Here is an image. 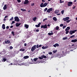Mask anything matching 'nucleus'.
<instances>
[{"label": "nucleus", "mask_w": 77, "mask_h": 77, "mask_svg": "<svg viewBox=\"0 0 77 77\" xmlns=\"http://www.w3.org/2000/svg\"><path fill=\"white\" fill-rule=\"evenodd\" d=\"M44 3L43 2H42V3L40 5V6L41 8H44L47 6V5H48V3L45 2L43 5Z\"/></svg>", "instance_id": "nucleus-1"}, {"label": "nucleus", "mask_w": 77, "mask_h": 77, "mask_svg": "<svg viewBox=\"0 0 77 77\" xmlns=\"http://www.w3.org/2000/svg\"><path fill=\"white\" fill-rule=\"evenodd\" d=\"M36 49V45H34L31 48V50L33 52Z\"/></svg>", "instance_id": "nucleus-2"}, {"label": "nucleus", "mask_w": 77, "mask_h": 77, "mask_svg": "<svg viewBox=\"0 0 77 77\" xmlns=\"http://www.w3.org/2000/svg\"><path fill=\"white\" fill-rule=\"evenodd\" d=\"M14 21H16L17 22H19V21H20V20L19 18H18V17H14Z\"/></svg>", "instance_id": "nucleus-3"}, {"label": "nucleus", "mask_w": 77, "mask_h": 77, "mask_svg": "<svg viewBox=\"0 0 77 77\" xmlns=\"http://www.w3.org/2000/svg\"><path fill=\"white\" fill-rule=\"evenodd\" d=\"M41 28H43V29H47V24H46L44 25H42L41 26Z\"/></svg>", "instance_id": "nucleus-4"}, {"label": "nucleus", "mask_w": 77, "mask_h": 77, "mask_svg": "<svg viewBox=\"0 0 77 77\" xmlns=\"http://www.w3.org/2000/svg\"><path fill=\"white\" fill-rule=\"evenodd\" d=\"M63 20L64 21H67V20H69V17H67L65 18H63Z\"/></svg>", "instance_id": "nucleus-5"}, {"label": "nucleus", "mask_w": 77, "mask_h": 77, "mask_svg": "<svg viewBox=\"0 0 77 77\" xmlns=\"http://www.w3.org/2000/svg\"><path fill=\"white\" fill-rule=\"evenodd\" d=\"M72 2L70 1L68 2L67 5L68 6H71L72 5Z\"/></svg>", "instance_id": "nucleus-6"}, {"label": "nucleus", "mask_w": 77, "mask_h": 77, "mask_svg": "<svg viewBox=\"0 0 77 77\" xmlns=\"http://www.w3.org/2000/svg\"><path fill=\"white\" fill-rule=\"evenodd\" d=\"M29 1H28V0H25L24 4V5H27V4L29 3Z\"/></svg>", "instance_id": "nucleus-7"}, {"label": "nucleus", "mask_w": 77, "mask_h": 77, "mask_svg": "<svg viewBox=\"0 0 77 77\" xmlns=\"http://www.w3.org/2000/svg\"><path fill=\"white\" fill-rule=\"evenodd\" d=\"M53 46L54 47H59V45L58 43H56L55 45H53Z\"/></svg>", "instance_id": "nucleus-8"}, {"label": "nucleus", "mask_w": 77, "mask_h": 77, "mask_svg": "<svg viewBox=\"0 0 77 77\" xmlns=\"http://www.w3.org/2000/svg\"><path fill=\"white\" fill-rule=\"evenodd\" d=\"M20 24H21V23H17L16 24V27H19V26H20Z\"/></svg>", "instance_id": "nucleus-9"}, {"label": "nucleus", "mask_w": 77, "mask_h": 77, "mask_svg": "<svg viewBox=\"0 0 77 77\" xmlns=\"http://www.w3.org/2000/svg\"><path fill=\"white\" fill-rule=\"evenodd\" d=\"M77 41V39H74L71 40L72 42H76Z\"/></svg>", "instance_id": "nucleus-10"}, {"label": "nucleus", "mask_w": 77, "mask_h": 77, "mask_svg": "<svg viewBox=\"0 0 77 77\" xmlns=\"http://www.w3.org/2000/svg\"><path fill=\"white\" fill-rule=\"evenodd\" d=\"M4 10H6L7 9V6L6 4H5L3 8Z\"/></svg>", "instance_id": "nucleus-11"}, {"label": "nucleus", "mask_w": 77, "mask_h": 77, "mask_svg": "<svg viewBox=\"0 0 77 77\" xmlns=\"http://www.w3.org/2000/svg\"><path fill=\"white\" fill-rule=\"evenodd\" d=\"M2 28L4 30L6 28V27H5V24H3L2 25Z\"/></svg>", "instance_id": "nucleus-12"}, {"label": "nucleus", "mask_w": 77, "mask_h": 77, "mask_svg": "<svg viewBox=\"0 0 77 77\" xmlns=\"http://www.w3.org/2000/svg\"><path fill=\"white\" fill-rule=\"evenodd\" d=\"M5 44H10V42H10V41L9 40H7V41H5Z\"/></svg>", "instance_id": "nucleus-13"}, {"label": "nucleus", "mask_w": 77, "mask_h": 77, "mask_svg": "<svg viewBox=\"0 0 77 77\" xmlns=\"http://www.w3.org/2000/svg\"><path fill=\"white\" fill-rule=\"evenodd\" d=\"M29 58V56H25L23 57L24 59H28V58Z\"/></svg>", "instance_id": "nucleus-14"}, {"label": "nucleus", "mask_w": 77, "mask_h": 77, "mask_svg": "<svg viewBox=\"0 0 77 77\" xmlns=\"http://www.w3.org/2000/svg\"><path fill=\"white\" fill-rule=\"evenodd\" d=\"M25 27L26 28V29H28L29 27V25L25 24Z\"/></svg>", "instance_id": "nucleus-15"}, {"label": "nucleus", "mask_w": 77, "mask_h": 77, "mask_svg": "<svg viewBox=\"0 0 77 77\" xmlns=\"http://www.w3.org/2000/svg\"><path fill=\"white\" fill-rule=\"evenodd\" d=\"M48 47V46H43L42 47V49H43L44 50L45 49H47V48Z\"/></svg>", "instance_id": "nucleus-16"}, {"label": "nucleus", "mask_w": 77, "mask_h": 77, "mask_svg": "<svg viewBox=\"0 0 77 77\" xmlns=\"http://www.w3.org/2000/svg\"><path fill=\"white\" fill-rule=\"evenodd\" d=\"M53 20L55 21H57V18H56V17H54L53 18Z\"/></svg>", "instance_id": "nucleus-17"}, {"label": "nucleus", "mask_w": 77, "mask_h": 77, "mask_svg": "<svg viewBox=\"0 0 77 77\" xmlns=\"http://www.w3.org/2000/svg\"><path fill=\"white\" fill-rule=\"evenodd\" d=\"M48 34L49 36H51V35H53V32H49L48 33Z\"/></svg>", "instance_id": "nucleus-18"}, {"label": "nucleus", "mask_w": 77, "mask_h": 77, "mask_svg": "<svg viewBox=\"0 0 77 77\" xmlns=\"http://www.w3.org/2000/svg\"><path fill=\"white\" fill-rule=\"evenodd\" d=\"M59 10H55L54 11L55 14H57L58 13H59Z\"/></svg>", "instance_id": "nucleus-19"}, {"label": "nucleus", "mask_w": 77, "mask_h": 77, "mask_svg": "<svg viewBox=\"0 0 77 77\" xmlns=\"http://www.w3.org/2000/svg\"><path fill=\"white\" fill-rule=\"evenodd\" d=\"M37 19V18H36V17H34L33 19V20L34 21H36V20Z\"/></svg>", "instance_id": "nucleus-20"}, {"label": "nucleus", "mask_w": 77, "mask_h": 77, "mask_svg": "<svg viewBox=\"0 0 77 77\" xmlns=\"http://www.w3.org/2000/svg\"><path fill=\"white\" fill-rule=\"evenodd\" d=\"M41 57H42L43 58H45V59H46V58H47V56L44 55H43Z\"/></svg>", "instance_id": "nucleus-21"}, {"label": "nucleus", "mask_w": 77, "mask_h": 77, "mask_svg": "<svg viewBox=\"0 0 77 77\" xmlns=\"http://www.w3.org/2000/svg\"><path fill=\"white\" fill-rule=\"evenodd\" d=\"M20 10H21L22 11H23V12H26V10L23 9V8H21L20 9Z\"/></svg>", "instance_id": "nucleus-22"}, {"label": "nucleus", "mask_w": 77, "mask_h": 77, "mask_svg": "<svg viewBox=\"0 0 77 77\" xmlns=\"http://www.w3.org/2000/svg\"><path fill=\"white\" fill-rule=\"evenodd\" d=\"M71 31L73 33H75V32H77V29L73 30V31H72V30H71Z\"/></svg>", "instance_id": "nucleus-23"}, {"label": "nucleus", "mask_w": 77, "mask_h": 77, "mask_svg": "<svg viewBox=\"0 0 77 77\" xmlns=\"http://www.w3.org/2000/svg\"><path fill=\"white\" fill-rule=\"evenodd\" d=\"M59 29V27L58 26H57L56 27L55 29L57 30H58Z\"/></svg>", "instance_id": "nucleus-24"}, {"label": "nucleus", "mask_w": 77, "mask_h": 77, "mask_svg": "<svg viewBox=\"0 0 77 77\" xmlns=\"http://www.w3.org/2000/svg\"><path fill=\"white\" fill-rule=\"evenodd\" d=\"M38 59V58H35L33 59V60L34 62H36L37 61V60Z\"/></svg>", "instance_id": "nucleus-25"}, {"label": "nucleus", "mask_w": 77, "mask_h": 77, "mask_svg": "<svg viewBox=\"0 0 77 77\" xmlns=\"http://www.w3.org/2000/svg\"><path fill=\"white\" fill-rule=\"evenodd\" d=\"M2 62H5V61H6V59L4 58L3 59V60H2Z\"/></svg>", "instance_id": "nucleus-26"}, {"label": "nucleus", "mask_w": 77, "mask_h": 77, "mask_svg": "<svg viewBox=\"0 0 77 77\" xmlns=\"http://www.w3.org/2000/svg\"><path fill=\"white\" fill-rule=\"evenodd\" d=\"M68 39V38L67 37H65L63 38V40H66V39Z\"/></svg>", "instance_id": "nucleus-27"}, {"label": "nucleus", "mask_w": 77, "mask_h": 77, "mask_svg": "<svg viewBox=\"0 0 77 77\" xmlns=\"http://www.w3.org/2000/svg\"><path fill=\"white\" fill-rule=\"evenodd\" d=\"M60 3H64V1H62V0H60Z\"/></svg>", "instance_id": "nucleus-28"}, {"label": "nucleus", "mask_w": 77, "mask_h": 77, "mask_svg": "<svg viewBox=\"0 0 77 77\" xmlns=\"http://www.w3.org/2000/svg\"><path fill=\"white\" fill-rule=\"evenodd\" d=\"M69 33L70 34V35H72V34L73 33H72V32L71 31V30H70L69 32Z\"/></svg>", "instance_id": "nucleus-29"}, {"label": "nucleus", "mask_w": 77, "mask_h": 77, "mask_svg": "<svg viewBox=\"0 0 77 77\" xmlns=\"http://www.w3.org/2000/svg\"><path fill=\"white\" fill-rule=\"evenodd\" d=\"M48 9L47 8H46L45 9H44V11L45 12H46V11H47V10Z\"/></svg>", "instance_id": "nucleus-30"}, {"label": "nucleus", "mask_w": 77, "mask_h": 77, "mask_svg": "<svg viewBox=\"0 0 77 77\" xmlns=\"http://www.w3.org/2000/svg\"><path fill=\"white\" fill-rule=\"evenodd\" d=\"M49 9V11H53V8H51Z\"/></svg>", "instance_id": "nucleus-31"}, {"label": "nucleus", "mask_w": 77, "mask_h": 77, "mask_svg": "<svg viewBox=\"0 0 77 77\" xmlns=\"http://www.w3.org/2000/svg\"><path fill=\"white\" fill-rule=\"evenodd\" d=\"M61 13L62 14H64V10H62L61 11Z\"/></svg>", "instance_id": "nucleus-32"}, {"label": "nucleus", "mask_w": 77, "mask_h": 77, "mask_svg": "<svg viewBox=\"0 0 77 77\" xmlns=\"http://www.w3.org/2000/svg\"><path fill=\"white\" fill-rule=\"evenodd\" d=\"M75 36V35H72L71 36H70V38H74V37Z\"/></svg>", "instance_id": "nucleus-33"}, {"label": "nucleus", "mask_w": 77, "mask_h": 77, "mask_svg": "<svg viewBox=\"0 0 77 77\" xmlns=\"http://www.w3.org/2000/svg\"><path fill=\"white\" fill-rule=\"evenodd\" d=\"M57 50H55V51H53V53H56V52H57Z\"/></svg>", "instance_id": "nucleus-34"}, {"label": "nucleus", "mask_w": 77, "mask_h": 77, "mask_svg": "<svg viewBox=\"0 0 77 77\" xmlns=\"http://www.w3.org/2000/svg\"><path fill=\"white\" fill-rule=\"evenodd\" d=\"M66 26H65V25L63 27V29H64L65 28H66Z\"/></svg>", "instance_id": "nucleus-35"}, {"label": "nucleus", "mask_w": 77, "mask_h": 77, "mask_svg": "<svg viewBox=\"0 0 77 77\" xmlns=\"http://www.w3.org/2000/svg\"><path fill=\"white\" fill-rule=\"evenodd\" d=\"M11 33L12 34L13 36H15V34H14V32L12 31L11 32Z\"/></svg>", "instance_id": "nucleus-36"}, {"label": "nucleus", "mask_w": 77, "mask_h": 77, "mask_svg": "<svg viewBox=\"0 0 77 77\" xmlns=\"http://www.w3.org/2000/svg\"><path fill=\"white\" fill-rule=\"evenodd\" d=\"M47 12H48V13H50V11L49 9H48V10H47Z\"/></svg>", "instance_id": "nucleus-37"}, {"label": "nucleus", "mask_w": 77, "mask_h": 77, "mask_svg": "<svg viewBox=\"0 0 77 77\" xmlns=\"http://www.w3.org/2000/svg\"><path fill=\"white\" fill-rule=\"evenodd\" d=\"M68 33H69V31H66V34H68Z\"/></svg>", "instance_id": "nucleus-38"}, {"label": "nucleus", "mask_w": 77, "mask_h": 77, "mask_svg": "<svg viewBox=\"0 0 77 77\" xmlns=\"http://www.w3.org/2000/svg\"><path fill=\"white\" fill-rule=\"evenodd\" d=\"M14 19V17H12L11 19H10V21H11V20H13Z\"/></svg>", "instance_id": "nucleus-39"}, {"label": "nucleus", "mask_w": 77, "mask_h": 77, "mask_svg": "<svg viewBox=\"0 0 77 77\" xmlns=\"http://www.w3.org/2000/svg\"><path fill=\"white\" fill-rule=\"evenodd\" d=\"M38 58L39 59H43V57H39Z\"/></svg>", "instance_id": "nucleus-40"}, {"label": "nucleus", "mask_w": 77, "mask_h": 77, "mask_svg": "<svg viewBox=\"0 0 77 77\" xmlns=\"http://www.w3.org/2000/svg\"><path fill=\"white\" fill-rule=\"evenodd\" d=\"M60 27H62V26H63V24H61L60 25Z\"/></svg>", "instance_id": "nucleus-41"}, {"label": "nucleus", "mask_w": 77, "mask_h": 77, "mask_svg": "<svg viewBox=\"0 0 77 77\" xmlns=\"http://www.w3.org/2000/svg\"><path fill=\"white\" fill-rule=\"evenodd\" d=\"M67 29H68V30H69L70 29V27H67Z\"/></svg>", "instance_id": "nucleus-42"}, {"label": "nucleus", "mask_w": 77, "mask_h": 77, "mask_svg": "<svg viewBox=\"0 0 77 77\" xmlns=\"http://www.w3.org/2000/svg\"><path fill=\"white\" fill-rule=\"evenodd\" d=\"M35 26L36 27H39V26H38V25H35Z\"/></svg>", "instance_id": "nucleus-43"}, {"label": "nucleus", "mask_w": 77, "mask_h": 77, "mask_svg": "<svg viewBox=\"0 0 77 77\" xmlns=\"http://www.w3.org/2000/svg\"><path fill=\"white\" fill-rule=\"evenodd\" d=\"M12 48H13V47H12V46H10V49H12Z\"/></svg>", "instance_id": "nucleus-44"}, {"label": "nucleus", "mask_w": 77, "mask_h": 77, "mask_svg": "<svg viewBox=\"0 0 77 77\" xmlns=\"http://www.w3.org/2000/svg\"><path fill=\"white\" fill-rule=\"evenodd\" d=\"M39 30L38 29H37L36 30V32H39Z\"/></svg>", "instance_id": "nucleus-45"}, {"label": "nucleus", "mask_w": 77, "mask_h": 77, "mask_svg": "<svg viewBox=\"0 0 77 77\" xmlns=\"http://www.w3.org/2000/svg\"><path fill=\"white\" fill-rule=\"evenodd\" d=\"M41 23L40 22L38 24V25L39 27L40 26V25H41Z\"/></svg>", "instance_id": "nucleus-46"}, {"label": "nucleus", "mask_w": 77, "mask_h": 77, "mask_svg": "<svg viewBox=\"0 0 77 77\" xmlns=\"http://www.w3.org/2000/svg\"><path fill=\"white\" fill-rule=\"evenodd\" d=\"M37 48H39V45H36Z\"/></svg>", "instance_id": "nucleus-47"}, {"label": "nucleus", "mask_w": 77, "mask_h": 77, "mask_svg": "<svg viewBox=\"0 0 77 77\" xmlns=\"http://www.w3.org/2000/svg\"><path fill=\"white\" fill-rule=\"evenodd\" d=\"M17 1L18 3H20V2H21V0H17Z\"/></svg>", "instance_id": "nucleus-48"}, {"label": "nucleus", "mask_w": 77, "mask_h": 77, "mask_svg": "<svg viewBox=\"0 0 77 77\" xmlns=\"http://www.w3.org/2000/svg\"><path fill=\"white\" fill-rule=\"evenodd\" d=\"M49 54H50V55H51V54H52V52H51L49 53Z\"/></svg>", "instance_id": "nucleus-49"}, {"label": "nucleus", "mask_w": 77, "mask_h": 77, "mask_svg": "<svg viewBox=\"0 0 77 77\" xmlns=\"http://www.w3.org/2000/svg\"><path fill=\"white\" fill-rule=\"evenodd\" d=\"M35 5V4L34 3L31 4V6H34V5Z\"/></svg>", "instance_id": "nucleus-50"}, {"label": "nucleus", "mask_w": 77, "mask_h": 77, "mask_svg": "<svg viewBox=\"0 0 77 77\" xmlns=\"http://www.w3.org/2000/svg\"><path fill=\"white\" fill-rule=\"evenodd\" d=\"M70 20H68L66 21V23H69V22H70Z\"/></svg>", "instance_id": "nucleus-51"}, {"label": "nucleus", "mask_w": 77, "mask_h": 77, "mask_svg": "<svg viewBox=\"0 0 77 77\" xmlns=\"http://www.w3.org/2000/svg\"><path fill=\"white\" fill-rule=\"evenodd\" d=\"M6 29H9V26H7L6 27Z\"/></svg>", "instance_id": "nucleus-52"}, {"label": "nucleus", "mask_w": 77, "mask_h": 77, "mask_svg": "<svg viewBox=\"0 0 77 77\" xmlns=\"http://www.w3.org/2000/svg\"><path fill=\"white\" fill-rule=\"evenodd\" d=\"M8 16H5V18H8Z\"/></svg>", "instance_id": "nucleus-53"}, {"label": "nucleus", "mask_w": 77, "mask_h": 77, "mask_svg": "<svg viewBox=\"0 0 77 77\" xmlns=\"http://www.w3.org/2000/svg\"><path fill=\"white\" fill-rule=\"evenodd\" d=\"M13 27H14V26H13V25H11L10 26V28H13Z\"/></svg>", "instance_id": "nucleus-54"}, {"label": "nucleus", "mask_w": 77, "mask_h": 77, "mask_svg": "<svg viewBox=\"0 0 77 77\" xmlns=\"http://www.w3.org/2000/svg\"><path fill=\"white\" fill-rule=\"evenodd\" d=\"M31 62H33V59H31Z\"/></svg>", "instance_id": "nucleus-55"}, {"label": "nucleus", "mask_w": 77, "mask_h": 77, "mask_svg": "<svg viewBox=\"0 0 77 77\" xmlns=\"http://www.w3.org/2000/svg\"><path fill=\"white\" fill-rule=\"evenodd\" d=\"M68 29L66 28L65 29V31H68Z\"/></svg>", "instance_id": "nucleus-56"}, {"label": "nucleus", "mask_w": 77, "mask_h": 77, "mask_svg": "<svg viewBox=\"0 0 77 77\" xmlns=\"http://www.w3.org/2000/svg\"><path fill=\"white\" fill-rule=\"evenodd\" d=\"M42 45H39V47H40V48L41 47H42Z\"/></svg>", "instance_id": "nucleus-57"}, {"label": "nucleus", "mask_w": 77, "mask_h": 77, "mask_svg": "<svg viewBox=\"0 0 77 77\" xmlns=\"http://www.w3.org/2000/svg\"><path fill=\"white\" fill-rule=\"evenodd\" d=\"M42 2H45V0H42Z\"/></svg>", "instance_id": "nucleus-58"}, {"label": "nucleus", "mask_w": 77, "mask_h": 77, "mask_svg": "<svg viewBox=\"0 0 77 77\" xmlns=\"http://www.w3.org/2000/svg\"><path fill=\"white\" fill-rule=\"evenodd\" d=\"M12 23H13V24H14V23H15V21H12Z\"/></svg>", "instance_id": "nucleus-59"}, {"label": "nucleus", "mask_w": 77, "mask_h": 77, "mask_svg": "<svg viewBox=\"0 0 77 77\" xmlns=\"http://www.w3.org/2000/svg\"><path fill=\"white\" fill-rule=\"evenodd\" d=\"M24 46H26L27 45V44L26 43H25L24 44Z\"/></svg>", "instance_id": "nucleus-60"}, {"label": "nucleus", "mask_w": 77, "mask_h": 77, "mask_svg": "<svg viewBox=\"0 0 77 77\" xmlns=\"http://www.w3.org/2000/svg\"><path fill=\"white\" fill-rule=\"evenodd\" d=\"M25 49H23L22 50V51H25Z\"/></svg>", "instance_id": "nucleus-61"}, {"label": "nucleus", "mask_w": 77, "mask_h": 77, "mask_svg": "<svg viewBox=\"0 0 77 77\" xmlns=\"http://www.w3.org/2000/svg\"><path fill=\"white\" fill-rule=\"evenodd\" d=\"M57 15H60V14H58Z\"/></svg>", "instance_id": "nucleus-62"}, {"label": "nucleus", "mask_w": 77, "mask_h": 77, "mask_svg": "<svg viewBox=\"0 0 77 77\" xmlns=\"http://www.w3.org/2000/svg\"><path fill=\"white\" fill-rule=\"evenodd\" d=\"M75 6H74V7H73V9H75Z\"/></svg>", "instance_id": "nucleus-63"}, {"label": "nucleus", "mask_w": 77, "mask_h": 77, "mask_svg": "<svg viewBox=\"0 0 77 77\" xmlns=\"http://www.w3.org/2000/svg\"><path fill=\"white\" fill-rule=\"evenodd\" d=\"M6 19H5V18L4 19V21H6Z\"/></svg>", "instance_id": "nucleus-64"}]
</instances>
